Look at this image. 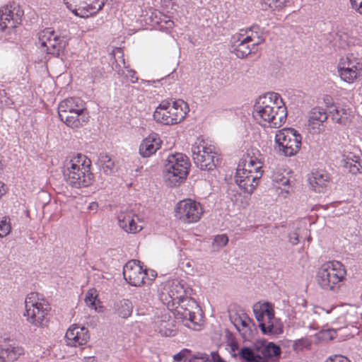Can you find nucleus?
<instances>
[{
	"mask_svg": "<svg viewBox=\"0 0 362 362\" xmlns=\"http://www.w3.org/2000/svg\"><path fill=\"white\" fill-rule=\"evenodd\" d=\"M252 115L260 125L279 128L286 122L287 110L278 93H269L259 97L253 107Z\"/></svg>",
	"mask_w": 362,
	"mask_h": 362,
	"instance_id": "1",
	"label": "nucleus"
},
{
	"mask_svg": "<svg viewBox=\"0 0 362 362\" xmlns=\"http://www.w3.org/2000/svg\"><path fill=\"white\" fill-rule=\"evenodd\" d=\"M91 161L85 155L74 154L64 162V176L66 182L74 188L86 187L91 185L93 174L90 172Z\"/></svg>",
	"mask_w": 362,
	"mask_h": 362,
	"instance_id": "2",
	"label": "nucleus"
},
{
	"mask_svg": "<svg viewBox=\"0 0 362 362\" xmlns=\"http://www.w3.org/2000/svg\"><path fill=\"white\" fill-rule=\"evenodd\" d=\"M346 276V270L344 264L338 261H329L318 269L316 281L324 291L337 293Z\"/></svg>",
	"mask_w": 362,
	"mask_h": 362,
	"instance_id": "3",
	"label": "nucleus"
},
{
	"mask_svg": "<svg viewBox=\"0 0 362 362\" xmlns=\"http://www.w3.org/2000/svg\"><path fill=\"white\" fill-rule=\"evenodd\" d=\"M58 115L64 123L73 129L83 127L88 120L85 103L76 97L62 100L58 105Z\"/></svg>",
	"mask_w": 362,
	"mask_h": 362,
	"instance_id": "4",
	"label": "nucleus"
},
{
	"mask_svg": "<svg viewBox=\"0 0 362 362\" xmlns=\"http://www.w3.org/2000/svg\"><path fill=\"white\" fill-rule=\"evenodd\" d=\"M190 163L188 158L180 153L170 154L163 168V178L169 187L179 185L187 177Z\"/></svg>",
	"mask_w": 362,
	"mask_h": 362,
	"instance_id": "5",
	"label": "nucleus"
},
{
	"mask_svg": "<svg viewBox=\"0 0 362 362\" xmlns=\"http://www.w3.org/2000/svg\"><path fill=\"white\" fill-rule=\"evenodd\" d=\"M49 310V303L40 298L38 293H30L25 299L23 317L30 325L35 327H42L47 322Z\"/></svg>",
	"mask_w": 362,
	"mask_h": 362,
	"instance_id": "6",
	"label": "nucleus"
},
{
	"mask_svg": "<svg viewBox=\"0 0 362 362\" xmlns=\"http://www.w3.org/2000/svg\"><path fill=\"white\" fill-rule=\"evenodd\" d=\"M189 111L187 104L182 100L170 103L162 101L153 112L154 119L163 124L173 125L181 122Z\"/></svg>",
	"mask_w": 362,
	"mask_h": 362,
	"instance_id": "7",
	"label": "nucleus"
},
{
	"mask_svg": "<svg viewBox=\"0 0 362 362\" xmlns=\"http://www.w3.org/2000/svg\"><path fill=\"white\" fill-rule=\"evenodd\" d=\"M358 46L352 47L339 61L337 72L340 78L346 83H353L362 77V57L358 53Z\"/></svg>",
	"mask_w": 362,
	"mask_h": 362,
	"instance_id": "8",
	"label": "nucleus"
},
{
	"mask_svg": "<svg viewBox=\"0 0 362 362\" xmlns=\"http://www.w3.org/2000/svg\"><path fill=\"white\" fill-rule=\"evenodd\" d=\"M253 313L259 326L264 334H279L283 327L274 316V306L269 302H257L253 305Z\"/></svg>",
	"mask_w": 362,
	"mask_h": 362,
	"instance_id": "9",
	"label": "nucleus"
},
{
	"mask_svg": "<svg viewBox=\"0 0 362 362\" xmlns=\"http://www.w3.org/2000/svg\"><path fill=\"white\" fill-rule=\"evenodd\" d=\"M301 136L294 129H283L275 136V151L284 156L297 153L301 146Z\"/></svg>",
	"mask_w": 362,
	"mask_h": 362,
	"instance_id": "10",
	"label": "nucleus"
},
{
	"mask_svg": "<svg viewBox=\"0 0 362 362\" xmlns=\"http://www.w3.org/2000/svg\"><path fill=\"white\" fill-rule=\"evenodd\" d=\"M215 147L203 139H197L192 146V156L194 164L202 170H213L216 168Z\"/></svg>",
	"mask_w": 362,
	"mask_h": 362,
	"instance_id": "11",
	"label": "nucleus"
},
{
	"mask_svg": "<svg viewBox=\"0 0 362 362\" xmlns=\"http://www.w3.org/2000/svg\"><path fill=\"white\" fill-rule=\"evenodd\" d=\"M107 0H63L66 8L75 16L88 18L96 14Z\"/></svg>",
	"mask_w": 362,
	"mask_h": 362,
	"instance_id": "12",
	"label": "nucleus"
},
{
	"mask_svg": "<svg viewBox=\"0 0 362 362\" xmlns=\"http://www.w3.org/2000/svg\"><path fill=\"white\" fill-rule=\"evenodd\" d=\"M175 216L185 223H193L199 221L204 214L202 205L192 199H184L177 203Z\"/></svg>",
	"mask_w": 362,
	"mask_h": 362,
	"instance_id": "13",
	"label": "nucleus"
},
{
	"mask_svg": "<svg viewBox=\"0 0 362 362\" xmlns=\"http://www.w3.org/2000/svg\"><path fill=\"white\" fill-rule=\"evenodd\" d=\"M39 44L47 54L59 57L63 53L67 41L64 37L55 35L51 28H46L39 35Z\"/></svg>",
	"mask_w": 362,
	"mask_h": 362,
	"instance_id": "14",
	"label": "nucleus"
},
{
	"mask_svg": "<svg viewBox=\"0 0 362 362\" xmlns=\"http://www.w3.org/2000/svg\"><path fill=\"white\" fill-rule=\"evenodd\" d=\"M23 11L17 4L8 5L0 9V29H13L22 22Z\"/></svg>",
	"mask_w": 362,
	"mask_h": 362,
	"instance_id": "15",
	"label": "nucleus"
},
{
	"mask_svg": "<svg viewBox=\"0 0 362 362\" xmlns=\"http://www.w3.org/2000/svg\"><path fill=\"white\" fill-rule=\"evenodd\" d=\"M147 272L140 264V262L136 259L129 261L123 268L124 279L132 286H140L146 284Z\"/></svg>",
	"mask_w": 362,
	"mask_h": 362,
	"instance_id": "16",
	"label": "nucleus"
},
{
	"mask_svg": "<svg viewBox=\"0 0 362 362\" xmlns=\"http://www.w3.org/2000/svg\"><path fill=\"white\" fill-rule=\"evenodd\" d=\"M163 291L166 292L173 304L185 296H191L192 289L183 280L171 279L165 282Z\"/></svg>",
	"mask_w": 362,
	"mask_h": 362,
	"instance_id": "17",
	"label": "nucleus"
},
{
	"mask_svg": "<svg viewBox=\"0 0 362 362\" xmlns=\"http://www.w3.org/2000/svg\"><path fill=\"white\" fill-rule=\"evenodd\" d=\"M261 177L262 173L254 172V174H250L240 169H237L235 175V182L245 193L252 194L258 185Z\"/></svg>",
	"mask_w": 362,
	"mask_h": 362,
	"instance_id": "18",
	"label": "nucleus"
},
{
	"mask_svg": "<svg viewBox=\"0 0 362 362\" xmlns=\"http://www.w3.org/2000/svg\"><path fill=\"white\" fill-rule=\"evenodd\" d=\"M65 338L67 345L78 347L86 344L90 339V335L86 327L74 324L67 329Z\"/></svg>",
	"mask_w": 362,
	"mask_h": 362,
	"instance_id": "19",
	"label": "nucleus"
},
{
	"mask_svg": "<svg viewBox=\"0 0 362 362\" xmlns=\"http://www.w3.org/2000/svg\"><path fill=\"white\" fill-rule=\"evenodd\" d=\"M119 227L129 233H136L143 228L138 224V216L132 211H120L117 215Z\"/></svg>",
	"mask_w": 362,
	"mask_h": 362,
	"instance_id": "20",
	"label": "nucleus"
},
{
	"mask_svg": "<svg viewBox=\"0 0 362 362\" xmlns=\"http://www.w3.org/2000/svg\"><path fill=\"white\" fill-rule=\"evenodd\" d=\"M308 180L312 189L315 192H324L328 187L330 177L327 173L322 170H316L308 175Z\"/></svg>",
	"mask_w": 362,
	"mask_h": 362,
	"instance_id": "21",
	"label": "nucleus"
},
{
	"mask_svg": "<svg viewBox=\"0 0 362 362\" xmlns=\"http://www.w3.org/2000/svg\"><path fill=\"white\" fill-rule=\"evenodd\" d=\"M230 43V52L234 53L238 58L243 59L252 52V45L245 40L243 33L233 35L231 37Z\"/></svg>",
	"mask_w": 362,
	"mask_h": 362,
	"instance_id": "22",
	"label": "nucleus"
},
{
	"mask_svg": "<svg viewBox=\"0 0 362 362\" xmlns=\"http://www.w3.org/2000/svg\"><path fill=\"white\" fill-rule=\"evenodd\" d=\"M308 127L313 134H319L322 131V127L327 119L325 110L319 107H313L308 113Z\"/></svg>",
	"mask_w": 362,
	"mask_h": 362,
	"instance_id": "23",
	"label": "nucleus"
},
{
	"mask_svg": "<svg viewBox=\"0 0 362 362\" xmlns=\"http://www.w3.org/2000/svg\"><path fill=\"white\" fill-rule=\"evenodd\" d=\"M161 145V141L157 134H151L145 138L139 146V153L143 158L154 154Z\"/></svg>",
	"mask_w": 362,
	"mask_h": 362,
	"instance_id": "24",
	"label": "nucleus"
},
{
	"mask_svg": "<svg viewBox=\"0 0 362 362\" xmlns=\"http://www.w3.org/2000/svg\"><path fill=\"white\" fill-rule=\"evenodd\" d=\"M198 310H192L189 308L177 307L175 313V317L185 322V325L189 328L197 329L199 326L198 320L200 319L197 314Z\"/></svg>",
	"mask_w": 362,
	"mask_h": 362,
	"instance_id": "25",
	"label": "nucleus"
},
{
	"mask_svg": "<svg viewBox=\"0 0 362 362\" xmlns=\"http://www.w3.org/2000/svg\"><path fill=\"white\" fill-rule=\"evenodd\" d=\"M156 331L158 332L162 336L170 337L175 334V326L174 320L168 314L163 315L160 319L155 322Z\"/></svg>",
	"mask_w": 362,
	"mask_h": 362,
	"instance_id": "26",
	"label": "nucleus"
},
{
	"mask_svg": "<svg viewBox=\"0 0 362 362\" xmlns=\"http://www.w3.org/2000/svg\"><path fill=\"white\" fill-rule=\"evenodd\" d=\"M23 354V347L14 344H6L1 347L0 354L6 359V362L16 361Z\"/></svg>",
	"mask_w": 362,
	"mask_h": 362,
	"instance_id": "27",
	"label": "nucleus"
},
{
	"mask_svg": "<svg viewBox=\"0 0 362 362\" xmlns=\"http://www.w3.org/2000/svg\"><path fill=\"white\" fill-rule=\"evenodd\" d=\"M262 163L256 157L247 155L238 166L237 169L245 171L250 174H254V172H259L262 173Z\"/></svg>",
	"mask_w": 362,
	"mask_h": 362,
	"instance_id": "28",
	"label": "nucleus"
},
{
	"mask_svg": "<svg viewBox=\"0 0 362 362\" xmlns=\"http://www.w3.org/2000/svg\"><path fill=\"white\" fill-rule=\"evenodd\" d=\"M97 165L100 169L107 175H111L116 172L115 161L106 153L99 154L97 160Z\"/></svg>",
	"mask_w": 362,
	"mask_h": 362,
	"instance_id": "29",
	"label": "nucleus"
},
{
	"mask_svg": "<svg viewBox=\"0 0 362 362\" xmlns=\"http://www.w3.org/2000/svg\"><path fill=\"white\" fill-rule=\"evenodd\" d=\"M245 40H247L254 47L264 42L263 32L259 26L253 25L244 33Z\"/></svg>",
	"mask_w": 362,
	"mask_h": 362,
	"instance_id": "30",
	"label": "nucleus"
},
{
	"mask_svg": "<svg viewBox=\"0 0 362 362\" xmlns=\"http://www.w3.org/2000/svg\"><path fill=\"white\" fill-rule=\"evenodd\" d=\"M329 112L332 119L338 124L346 125L350 122V113L345 108L334 107Z\"/></svg>",
	"mask_w": 362,
	"mask_h": 362,
	"instance_id": "31",
	"label": "nucleus"
},
{
	"mask_svg": "<svg viewBox=\"0 0 362 362\" xmlns=\"http://www.w3.org/2000/svg\"><path fill=\"white\" fill-rule=\"evenodd\" d=\"M259 354L262 360H268L272 362L271 358L277 356L281 354V349L279 346L272 342L268 343L267 345L263 346L259 350Z\"/></svg>",
	"mask_w": 362,
	"mask_h": 362,
	"instance_id": "32",
	"label": "nucleus"
},
{
	"mask_svg": "<svg viewBox=\"0 0 362 362\" xmlns=\"http://www.w3.org/2000/svg\"><path fill=\"white\" fill-rule=\"evenodd\" d=\"M240 357L246 362H269L268 360H262L260 355H255L249 347H243L239 352Z\"/></svg>",
	"mask_w": 362,
	"mask_h": 362,
	"instance_id": "33",
	"label": "nucleus"
},
{
	"mask_svg": "<svg viewBox=\"0 0 362 362\" xmlns=\"http://www.w3.org/2000/svg\"><path fill=\"white\" fill-rule=\"evenodd\" d=\"M132 303L127 299L120 300L116 305L117 313L122 318H127L132 313Z\"/></svg>",
	"mask_w": 362,
	"mask_h": 362,
	"instance_id": "34",
	"label": "nucleus"
},
{
	"mask_svg": "<svg viewBox=\"0 0 362 362\" xmlns=\"http://www.w3.org/2000/svg\"><path fill=\"white\" fill-rule=\"evenodd\" d=\"M230 199L231 202L240 209H246L250 205V202L249 195H243L238 192L230 194Z\"/></svg>",
	"mask_w": 362,
	"mask_h": 362,
	"instance_id": "35",
	"label": "nucleus"
},
{
	"mask_svg": "<svg viewBox=\"0 0 362 362\" xmlns=\"http://www.w3.org/2000/svg\"><path fill=\"white\" fill-rule=\"evenodd\" d=\"M175 304H178L177 307L189 308L192 310H200L199 306L194 299L190 297V296H185L181 298L180 300L175 301Z\"/></svg>",
	"mask_w": 362,
	"mask_h": 362,
	"instance_id": "36",
	"label": "nucleus"
},
{
	"mask_svg": "<svg viewBox=\"0 0 362 362\" xmlns=\"http://www.w3.org/2000/svg\"><path fill=\"white\" fill-rule=\"evenodd\" d=\"M272 180L274 184H276V187H281V186H284V188L283 190L288 192V189L289 188V179L287 177H285L282 175L279 171L274 172L272 175Z\"/></svg>",
	"mask_w": 362,
	"mask_h": 362,
	"instance_id": "37",
	"label": "nucleus"
},
{
	"mask_svg": "<svg viewBox=\"0 0 362 362\" xmlns=\"http://www.w3.org/2000/svg\"><path fill=\"white\" fill-rule=\"evenodd\" d=\"M255 331L256 329L252 323H250L244 327H240L238 330L243 339L245 341H251L253 339Z\"/></svg>",
	"mask_w": 362,
	"mask_h": 362,
	"instance_id": "38",
	"label": "nucleus"
},
{
	"mask_svg": "<svg viewBox=\"0 0 362 362\" xmlns=\"http://www.w3.org/2000/svg\"><path fill=\"white\" fill-rule=\"evenodd\" d=\"M288 0H262L264 9H277L282 7Z\"/></svg>",
	"mask_w": 362,
	"mask_h": 362,
	"instance_id": "39",
	"label": "nucleus"
},
{
	"mask_svg": "<svg viewBox=\"0 0 362 362\" xmlns=\"http://www.w3.org/2000/svg\"><path fill=\"white\" fill-rule=\"evenodd\" d=\"M228 238L226 234L216 235L213 241V247L216 250H219L227 245Z\"/></svg>",
	"mask_w": 362,
	"mask_h": 362,
	"instance_id": "40",
	"label": "nucleus"
},
{
	"mask_svg": "<svg viewBox=\"0 0 362 362\" xmlns=\"http://www.w3.org/2000/svg\"><path fill=\"white\" fill-rule=\"evenodd\" d=\"M310 341L307 339H300L294 341L293 344V350L296 352L303 351L304 349H310Z\"/></svg>",
	"mask_w": 362,
	"mask_h": 362,
	"instance_id": "41",
	"label": "nucleus"
},
{
	"mask_svg": "<svg viewBox=\"0 0 362 362\" xmlns=\"http://www.w3.org/2000/svg\"><path fill=\"white\" fill-rule=\"evenodd\" d=\"M94 293L95 291L89 290L86 293L85 302L88 307L94 309L96 311H98L97 307L95 306V300L97 299V296L95 295Z\"/></svg>",
	"mask_w": 362,
	"mask_h": 362,
	"instance_id": "42",
	"label": "nucleus"
},
{
	"mask_svg": "<svg viewBox=\"0 0 362 362\" xmlns=\"http://www.w3.org/2000/svg\"><path fill=\"white\" fill-rule=\"evenodd\" d=\"M11 230V226L9 221L6 218L0 221V238L6 236L10 233Z\"/></svg>",
	"mask_w": 362,
	"mask_h": 362,
	"instance_id": "43",
	"label": "nucleus"
},
{
	"mask_svg": "<svg viewBox=\"0 0 362 362\" xmlns=\"http://www.w3.org/2000/svg\"><path fill=\"white\" fill-rule=\"evenodd\" d=\"M250 323H252V322L249 318H247L246 317L245 318L239 317L235 320V326L237 328V329L239 330V329H240V327H244L245 326H247Z\"/></svg>",
	"mask_w": 362,
	"mask_h": 362,
	"instance_id": "44",
	"label": "nucleus"
},
{
	"mask_svg": "<svg viewBox=\"0 0 362 362\" xmlns=\"http://www.w3.org/2000/svg\"><path fill=\"white\" fill-rule=\"evenodd\" d=\"M325 362H351L348 358L342 355H334L329 356Z\"/></svg>",
	"mask_w": 362,
	"mask_h": 362,
	"instance_id": "45",
	"label": "nucleus"
},
{
	"mask_svg": "<svg viewBox=\"0 0 362 362\" xmlns=\"http://www.w3.org/2000/svg\"><path fill=\"white\" fill-rule=\"evenodd\" d=\"M288 241L293 245H296L299 243V234L297 231L291 232L288 234Z\"/></svg>",
	"mask_w": 362,
	"mask_h": 362,
	"instance_id": "46",
	"label": "nucleus"
},
{
	"mask_svg": "<svg viewBox=\"0 0 362 362\" xmlns=\"http://www.w3.org/2000/svg\"><path fill=\"white\" fill-rule=\"evenodd\" d=\"M164 23V25H160L162 28L170 29L174 26V22L167 17H165L164 19L161 21L160 23Z\"/></svg>",
	"mask_w": 362,
	"mask_h": 362,
	"instance_id": "47",
	"label": "nucleus"
},
{
	"mask_svg": "<svg viewBox=\"0 0 362 362\" xmlns=\"http://www.w3.org/2000/svg\"><path fill=\"white\" fill-rule=\"evenodd\" d=\"M211 362H226L224 359H223L217 351H212L211 353Z\"/></svg>",
	"mask_w": 362,
	"mask_h": 362,
	"instance_id": "48",
	"label": "nucleus"
},
{
	"mask_svg": "<svg viewBox=\"0 0 362 362\" xmlns=\"http://www.w3.org/2000/svg\"><path fill=\"white\" fill-rule=\"evenodd\" d=\"M353 8L358 11L360 13H362V0L358 2L356 1V6H352Z\"/></svg>",
	"mask_w": 362,
	"mask_h": 362,
	"instance_id": "49",
	"label": "nucleus"
},
{
	"mask_svg": "<svg viewBox=\"0 0 362 362\" xmlns=\"http://www.w3.org/2000/svg\"><path fill=\"white\" fill-rule=\"evenodd\" d=\"M350 171L354 173V174H356V173H360V170L358 168V167L356 165H354L353 166H351V169H350Z\"/></svg>",
	"mask_w": 362,
	"mask_h": 362,
	"instance_id": "50",
	"label": "nucleus"
},
{
	"mask_svg": "<svg viewBox=\"0 0 362 362\" xmlns=\"http://www.w3.org/2000/svg\"><path fill=\"white\" fill-rule=\"evenodd\" d=\"M89 209L90 210H96L98 208V203L96 202H91L88 206Z\"/></svg>",
	"mask_w": 362,
	"mask_h": 362,
	"instance_id": "51",
	"label": "nucleus"
},
{
	"mask_svg": "<svg viewBox=\"0 0 362 362\" xmlns=\"http://www.w3.org/2000/svg\"><path fill=\"white\" fill-rule=\"evenodd\" d=\"M151 278H148V279H146H146L147 281H152V280H153V279L156 278V274L155 273V272H154V271H151Z\"/></svg>",
	"mask_w": 362,
	"mask_h": 362,
	"instance_id": "52",
	"label": "nucleus"
},
{
	"mask_svg": "<svg viewBox=\"0 0 362 362\" xmlns=\"http://www.w3.org/2000/svg\"><path fill=\"white\" fill-rule=\"evenodd\" d=\"M175 360L180 361L182 359V356L180 354H176L174 356Z\"/></svg>",
	"mask_w": 362,
	"mask_h": 362,
	"instance_id": "53",
	"label": "nucleus"
},
{
	"mask_svg": "<svg viewBox=\"0 0 362 362\" xmlns=\"http://www.w3.org/2000/svg\"><path fill=\"white\" fill-rule=\"evenodd\" d=\"M0 362H6V359L3 358L1 354L0 355Z\"/></svg>",
	"mask_w": 362,
	"mask_h": 362,
	"instance_id": "54",
	"label": "nucleus"
},
{
	"mask_svg": "<svg viewBox=\"0 0 362 362\" xmlns=\"http://www.w3.org/2000/svg\"><path fill=\"white\" fill-rule=\"evenodd\" d=\"M189 362H194V360H193V358H191Z\"/></svg>",
	"mask_w": 362,
	"mask_h": 362,
	"instance_id": "55",
	"label": "nucleus"
}]
</instances>
